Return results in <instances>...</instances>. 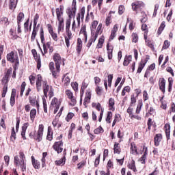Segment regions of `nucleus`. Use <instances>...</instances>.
Returning a JSON list of instances; mask_svg holds the SVG:
<instances>
[{"label":"nucleus","instance_id":"f257e3e1","mask_svg":"<svg viewBox=\"0 0 175 175\" xmlns=\"http://www.w3.org/2000/svg\"><path fill=\"white\" fill-rule=\"evenodd\" d=\"M44 129V126L43 124H40L38 131H35L34 134L30 133L29 136L31 139H34L36 142H42V139H43V131Z\"/></svg>","mask_w":175,"mask_h":175},{"label":"nucleus","instance_id":"f03ea898","mask_svg":"<svg viewBox=\"0 0 175 175\" xmlns=\"http://www.w3.org/2000/svg\"><path fill=\"white\" fill-rule=\"evenodd\" d=\"M7 59L10 62L14 63L15 66H18V55L14 53V52L12 51L7 55Z\"/></svg>","mask_w":175,"mask_h":175},{"label":"nucleus","instance_id":"7ed1b4c3","mask_svg":"<svg viewBox=\"0 0 175 175\" xmlns=\"http://www.w3.org/2000/svg\"><path fill=\"white\" fill-rule=\"evenodd\" d=\"M13 72V68H10L8 69L5 75V76L1 79V84H3V88H8V83H9V79H10V75Z\"/></svg>","mask_w":175,"mask_h":175},{"label":"nucleus","instance_id":"20e7f679","mask_svg":"<svg viewBox=\"0 0 175 175\" xmlns=\"http://www.w3.org/2000/svg\"><path fill=\"white\" fill-rule=\"evenodd\" d=\"M53 61L55 62L56 69L57 71L59 70V68H61V63L62 60L61 59V55L59 53H55L53 55Z\"/></svg>","mask_w":175,"mask_h":175},{"label":"nucleus","instance_id":"39448f33","mask_svg":"<svg viewBox=\"0 0 175 175\" xmlns=\"http://www.w3.org/2000/svg\"><path fill=\"white\" fill-rule=\"evenodd\" d=\"M64 142L62 141L55 142L53 145V149L57 151V154L61 153L64 150Z\"/></svg>","mask_w":175,"mask_h":175},{"label":"nucleus","instance_id":"423d86ee","mask_svg":"<svg viewBox=\"0 0 175 175\" xmlns=\"http://www.w3.org/2000/svg\"><path fill=\"white\" fill-rule=\"evenodd\" d=\"M40 36L41 42L43 44L44 54H47V46H46V44H44V31H43V27L40 28Z\"/></svg>","mask_w":175,"mask_h":175},{"label":"nucleus","instance_id":"0eeeda50","mask_svg":"<svg viewBox=\"0 0 175 175\" xmlns=\"http://www.w3.org/2000/svg\"><path fill=\"white\" fill-rule=\"evenodd\" d=\"M49 69L51 70V72H52V75L53 76V77H55V79H57V77L58 76V73H59V70L54 67V62H51L49 64Z\"/></svg>","mask_w":175,"mask_h":175},{"label":"nucleus","instance_id":"6e6552de","mask_svg":"<svg viewBox=\"0 0 175 175\" xmlns=\"http://www.w3.org/2000/svg\"><path fill=\"white\" fill-rule=\"evenodd\" d=\"M159 90H161L163 94H165V88L166 87V80H165V78H160L159 80Z\"/></svg>","mask_w":175,"mask_h":175},{"label":"nucleus","instance_id":"1a4fd4ad","mask_svg":"<svg viewBox=\"0 0 175 175\" xmlns=\"http://www.w3.org/2000/svg\"><path fill=\"white\" fill-rule=\"evenodd\" d=\"M21 162H23V152H20V155L15 156L14 159V163L16 166H21Z\"/></svg>","mask_w":175,"mask_h":175},{"label":"nucleus","instance_id":"9d476101","mask_svg":"<svg viewBox=\"0 0 175 175\" xmlns=\"http://www.w3.org/2000/svg\"><path fill=\"white\" fill-rule=\"evenodd\" d=\"M36 80V90L38 92L42 91V75H38Z\"/></svg>","mask_w":175,"mask_h":175},{"label":"nucleus","instance_id":"9b49d317","mask_svg":"<svg viewBox=\"0 0 175 175\" xmlns=\"http://www.w3.org/2000/svg\"><path fill=\"white\" fill-rule=\"evenodd\" d=\"M77 10V8L76 7V0H73L72 3V9L68 12V16L70 17L71 16H75Z\"/></svg>","mask_w":175,"mask_h":175},{"label":"nucleus","instance_id":"f8f14e48","mask_svg":"<svg viewBox=\"0 0 175 175\" xmlns=\"http://www.w3.org/2000/svg\"><path fill=\"white\" fill-rule=\"evenodd\" d=\"M42 87H43V92H44V97L47 98V93L50 90V85L47 84V81H44L42 82Z\"/></svg>","mask_w":175,"mask_h":175},{"label":"nucleus","instance_id":"ddd939ff","mask_svg":"<svg viewBox=\"0 0 175 175\" xmlns=\"http://www.w3.org/2000/svg\"><path fill=\"white\" fill-rule=\"evenodd\" d=\"M21 20H23V13L21 12L17 16L18 33H21Z\"/></svg>","mask_w":175,"mask_h":175},{"label":"nucleus","instance_id":"4468645a","mask_svg":"<svg viewBox=\"0 0 175 175\" xmlns=\"http://www.w3.org/2000/svg\"><path fill=\"white\" fill-rule=\"evenodd\" d=\"M113 49H114V47H113V46H110L109 43L107 44L108 59H112V58H113Z\"/></svg>","mask_w":175,"mask_h":175},{"label":"nucleus","instance_id":"2eb2a0df","mask_svg":"<svg viewBox=\"0 0 175 175\" xmlns=\"http://www.w3.org/2000/svg\"><path fill=\"white\" fill-rule=\"evenodd\" d=\"M161 140H162V134L161 133L157 134L154 138V146H156V147H158Z\"/></svg>","mask_w":175,"mask_h":175},{"label":"nucleus","instance_id":"dca6fc26","mask_svg":"<svg viewBox=\"0 0 175 175\" xmlns=\"http://www.w3.org/2000/svg\"><path fill=\"white\" fill-rule=\"evenodd\" d=\"M127 167L133 170V172H134L135 173L137 172V170L136 169V164L135 163V160L133 159L131 160V162L128 163Z\"/></svg>","mask_w":175,"mask_h":175},{"label":"nucleus","instance_id":"f3484780","mask_svg":"<svg viewBox=\"0 0 175 175\" xmlns=\"http://www.w3.org/2000/svg\"><path fill=\"white\" fill-rule=\"evenodd\" d=\"M132 62V55H126L123 62L124 66H128Z\"/></svg>","mask_w":175,"mask_h":175},{"label":"nucleus","instance_id":"a211bd4d","mask_svg":"<svg viewBox=\"0 0 175 175\" xmlns=\"http://www.w3.org/2000/svg\"><path fill=\"white\" fill-rule=\"evenodd\" d=\"M82 49H83V41H81V38H78L77 43V51L78 54H80Z\"/></svg>","mask_w":175,"mask_h":175},{"label":"nucleus","instance_id":"6ab92c4d","mask_svg":"<svg viewBox=\"0 0 175 175\" xmlns=\"http://www.w3.org/2000/svg\"><path fill=\"white\" fill-rule=\"evenodd\" d=\"M31 162H32V165L34 168L40 169V163H39V161H38V160H36L35 157L33 156H31Z\"/></svg>","mask_w":175,"mask_h":175},{"label":"nucleus","instance_id":"aec40b11","mask_svg":"<svg viewBox=\"0 0 175 175\" xmlns=\"http://www.w3.org/2000/svg\"><path fill=\"white\" fill-rule=\"evenodd\" d=\"M91 92L87 93V96L84 99L83 105L84 106H87L90 102H91Z\"/></svg>","mask_w":175,"mask_h":175},{"label":"nucleus","instance_id":"412c9836","mask_svg":"<svg viewBox=\"0 0 175 175\" xmlns=\"http://www.w3.org/2000/svg\"><path fill=\"white\" fill-rule=\"evenodd\" d=\"M165 128H167L165 130L167 140H170V124H165Z\"/></svg>","mask_w":175,"mask_h":175},{"label":"nucleus","instance_id":"4be33fe9","mask_svg":"<svg viewBox=\"0 0 175 175\" xmlns=\"http://www.w3.org/2000/svg\"><path fill=\"white\" fill-rule=\"evenodd\" d=\"M142 107H143V101L142 100H138V104H137V109L135 111L136 114H140Z\"/></svg>","mask_w":175,"mask_h":175},{"label":"nucleus","instance_id":"5701e85b","mask_svg":"<svg viewBox=\"0 0 175 175\" xmlns=\"http://www.w3.org/2000/svg\"><path fill=\"white\" fill-rule=\"evenodd\" d=\"M80 33L83 34V36L85 38V42H87V38L88 36L87 35V29H86L85 25L81 27L80 30Z\"/></svg>","mask_w":175,"mask_h":175},{"label":"nucleus","instance_id":"b1692460","mask_svg":"<svg viewBox=\"0 0 175 175\" xmlns=\"http://www.w3.org/2000/svg\"><path fill=\"white\" fill-rule=\"evenodd\" d=\"M143 6L142 3L135 2L132 3V9L133 10H136L137 9H140Z\"/></svg>","mask_w":175,"mask_h":175},{"label":"nucleus","instance_id":"393cba45","mask_svg":"<svg viewBox=\"0 0 175 175\" xmlns=\"http://www.w3.org/2000/svg\"><path fill=\"white\" fill-rule=\"evenodd\" d=\"M103 38L104 37H101L99 38L98 42L96 45V49H102V47L103 46V43H105V38Z\"/></svg>","mask_w":175,"mask_h":175},{"label":"nucleus","instance_id":"a878e982","mask_svg":"<svg viewBox=\"0 0 175 175\" xmlns=\"http://www.w3.org/2000/svg\"><path fill=\"white\" fill-rule=\"evenodd\" d=\"M38 33V29H36V27L33 26L31 37V42H34L35 38H36V35Z\"/></svg>","mask_w":175,"mask_h":175},{"label":"nucleus","instance_id":"bb28decb","mask_svg":"<svg viewBox=\"0 0 175 175\" xmlns=\"http://www.w3.org/2000/svg\"><path fill=\"white\" fill-rule=\"evenodd\" d=\"M118 146H119V144L116 142L113 146L114 154H120V152H121V148H120Z\"/></svg>","mask_w":175,"mask_h":175},{"label":"nucleus","instance_id":"cd10ccee","mask_svg":"<svg viewBox=\"0 0 175 175\" xmlns=\"http://www.w3.org/2000/svg\"><path fill=\"white\" fill-rule=\"evenodd\" d=\"M17 6V0H10V9L13 10Z\"/></svg>","mask_w":175,"mask_h":175},{"label":"nucleus","instance_id":"c85d7f7f","mask_svg":"<svg viewBox=\"0 0 175 175\" xmlns=\"http://www.w3.org/2000/svg\"><path fill=\"white\" fill-rule=\"evenodd\" d=\"M29 126V123L27 122L23 124V140L25 139V131H27V128Z\"/></svg>","mask_w":175,"mask_h":175},{"label":"nucleus","instance_id":"c756f323","mask_svg":"<svg viewBox=\"0 0 175 175\" xmlns=\"http://www.w3.org/2000/svg\"><path fill=\"white\" fill-rule=\"evenodd\" d=\"M165 27H166V25H165V22H162L157 31L158 35H161L162 33V31L165 29Z\"/></svg>","mask_w":175,"mask_h":175},{"label":"nucleus","instance_id":"7c9ffc66","mask_svg":"<svg viewBox=\"0 0 175 175\" xmlns=\"http://www.w3.org/2000/svg\"><path fill=\"white\" fill-rule=\"evenodd\" d=\"M65 161H66V159H65V157L62 159H61L60 160L56 161L55 162V165H57V166H61V165H65Z\"/></svg>","mask_w":175,"mask_h":175},{"label":"nucleus","instance_id":"2f4dec72","mask_svg":"<svg viewBox=\"0 0 175 175\" xmlns=\"http://www.w3.org/2000/svg\"><path fill=\"white\" fill-rule=\"evenodd\" d=\"M132 42L133 43H137L139 40V36L136 33H132Z\"/></svg>","mask_w":175,"mask_h":175},{"label":"nucleus","instance_id":"473e14b6","mask_svg":"<svg viewBox=\"0 0 175 175\" xmlns=\"http://www.w3.org/2000/svg\"><path fill=\"white\" fill-rule=\"evenodd\" d=\"M51 106L56 107L57 105L59 106V105H61V103H59L58 99L55 97V98H53V100L51 103Z\"/></svg>","mask_w":175,"mask_h":175},{"label":"nucleus","instance_id":"72a5a7b5","mask_svg":"<svg viewBox=\"0 0 175 175\" xmlns=\"http://www.w3.org/2000/svg\"><path fill=\"white\" fill-rule=\"evenodd\" d=\"M131 154H137V148H136V144H131Z\"/></svg>","mask_w":175,"mask_h":175},{"label":"nucleus","instance_id":"f704fd0d","mask_svg":"<svg viewBox=\"0 0 175 175\" xmlns=\"http://www.w3.org/2000/svg\"><path fill=\"white\" fill-rule=\"evenodd\" d=\"M36 116V109H33L30 111V118L31 121H33L35 120V116Z\"/></svg>","mask_w":175,"mask_h":175},{"label":"nucleus","instance_id":"c9c22d12","mask_svg":"<svg viewBox=\"0 0 175 175\" xmlns=\"http://www.w3.org/2000/svg\"><path fill=\"white\" fill-rule=\"evenodd\" d=\"M113 117V113L111 111H108L107 116L106 118V122H108V124H110L111 122L110 120H111Z\"/></svg>","mask_w":175,"mask_h":175},{"label":"nucleus","instance_id":"e433bc0d","mask_svg":"<svg viewBox=\"0 0 175 175\" xmlns=\"http://www.w3.org/2000/svg\"><path fill=\"white\" fill-rule=\"evenodd\" d=\"M114 98H110L109 100V106L110 107V110H113V107H114Z\"/></svg>","mask_w":175,"mask_h":175},{"label":"nucleus","instance_id":"4c0bfd02","mask_svg":"<svg viewBox=\"0 0 175 175\" xmlns=\"http://www.w3.org/2000/svg\"><path fill=\"white\" fill-rule=\"evenodd\" d=\"M170 46V42L169 40H165L163 45V50H167Z\"/></svg>","mask_w":175,"mask_h":175},{"label":"nucleus","instance_id":"58836bf2","mask_svg":"<svg viewBox=\"0 0 175 175\" xmlns=\"http://www.w3.org/2000/svg\"><path fill=\"white\" fill-rule=\"evenodd\" d=\"M103 91V88H102L101 87L97 85L96 88V92L97 94V95H98V96H100V95H102V92Z\"/></svg>","mask_w":175,"mask_h":175},{"label":"nucleus","instance_id":"ea45409f","mask_svg":"<svg viewBox=\"0 0 175 175\" xmlns=\"http://www.w3.org/2000/svg\"><path fill=\"white\" fill-rule=\"evenodd\" d=\"M71 86L75 92L79 91V83L77 82L72 83Z\"/></svg>","mask_w":175,"mask_h":175},{"label":"nucleus","instance_id":"a19ab883","mask_svg":"<svg viewBox=\"0 0 175 175\" xmlns=\"http://www.w3.org/2000/svg\"><path fill=\"white\" fill-rule=\"evenodd\" d=\"M168 83V92H172V88H173V80H170V78H169Z\"/></svg>","mask_w":175,"mask_h":175},{"label":"nucleus","instance_id":"79ce46f5","mask_svg":"<svg viewBox=\"0 0 175 175\" xmlns=\"http://www.w3.org/2000/svg\"><path fill=\"white\" fill-rule=\"evenodd\" d=\"M103 129L100 126L94 130V133L96 135H99V133H103Z\"/></svg>","mask_w":175,"mask_h":175},{"label":"nucleus","instance_id":"37998d69","mask_svg":"<svg viewBox=\"0 0 175 175\" xmlns=\"http://www.w3.org/2000/svg\"><path fill=\"white\" fill-rule=\"evenodd\" d=\"M42 102H43L44 111V113H47V103L44 97H42Z\"/></svg>","mask_w":175,"mask_h":175},{"label":"nucleus","instance_id":"c03bdc74","mask_svg":"<svg viewBox=\"0 0 175 175\" xmlns=\"http://www.w3.org/2000/svg\"><path fill=\"white\" fill-rule=\"evenodd\" d=\"M80 14V18L81 20H84V14H85V8L83 7L81 10V13Z\"/></svg>","mask_w":175,"mask_h":175},{"label":"nucleus","instance_id":"a18cd8bd","mask_svg":"<svg viewBox=\"0 0 175 175\" xmlns=\"http://www.w3.org/2000/svg\"><path fill=\"white\" fill-rule=\"evenodd\" d=\"M125 12V8L124 7V5H120L119 6V8H118V14L120 15L122 14L124 12Z\"/></svg>","mask_w":175,"mask_h":175},{"label":"nucleus","instance_id":"49530a36","mask_svg":"<svg viewBox=\"0 0 175 175\" xmlns=\"http://www.w3.org/2000/svg\"><path fill=\"white\" fill-rule=\"evenodd\" d=\"M147 125L148 131H151V126H152V119L151 118H148Z\"/></svg>","mask_w":175,"mask_h":175},{"label":"nucleus","instance_id":"de8ad7c7","mask_svg":"<svg viewBox=\"0 0 175 175\" xmlns=\"http://www.w3.org/2000/svg\"><path fill=\"white\" fill-rule=\"evenodd\" d=\"M147 158V153H144V154L142 155V157L140 158V161L142 164L146 163V159Z\"/></svg>","mask_w":175,"mask_h":175},{"label":"nucleus","instance_id":"09e8293b","mask_svg":"<svg viewBox=\"0 0 175 175\" xmlns=\"http://www.w3.org/2000/svg\"><path fill=\"white\" fill-rule=\"evenodd\" d=\"M131 104H130V107L133 106V105H135V103H136V98H135V95H132L131 98Z\"/></svg>","mask_w":175,"mask_h":175},{"label":"nucleus","instance_id":"8fccbe9b","mask_svg":"<svg viewBox=\"0 0 175 175\" xmlns=\"http://www.w3.org/2000/svg\"><path fill=\"white\" fill-rule=\"evenodd\" d=\"M38 20H39V14H36L33 19V27H36V25L38 24Z\"/></svg>","mask_w":175,"mask_h":175},{"label":"nucleus","instance_id":"3c124183","mask_svg":"<svg viewBox=\"0 0 175 175\" xmlns=\"http://www.w3.org/2000/svg\"><path fill=\"white\" fill-rule=\"evenodd\" d=\"M159 9V5L156 4L154 5V12H153V17H155L157 16V12H158Z\"/></svg>","mask_w":175,"mask_h":175},{"label":"nucleus","instance_id":"603ef678","mask_svg":"<svg viewBox=\"0 0 175 175\" xmlns=\"http://www.w3.org/2000/svg\"><path fill=\"white\" fill-rule=\"evenodd\" d=\"M46 139L47 140H49V142H51V140H53V134L50 133V129H48V134L46 136Z\"/></svg>","mask_w":175,"mask_h":175},{"label":"nucleus","instance_id":"864d4df0","mask_svg":"<svg viewBox=\"0 0 175 175\" xmlns=\"http://www.w3.org/2000/svg\"><path fill=\"white\" fill-rule=\"evenodd\" d=\"M70 28V19H68L66 22V31H69Z\"/></svg>","mask_w":175,"mask_h":175},{"label":"nucleus","instance_id":"5fc2aeb1","mask_svg":"<svg viewBox=\"0 0 175 175\" xmlns=\"http://www.w3.org/2000/svg\"><path fill=\"white\" fill-rule=\"evenodd\" d=\"M66 94L68 99H70L73 96V93L69 90L66 91Z\"/></svg>","mask_w":175,"mask_h":175},{"label":"nucleus","instance_id":"6e6d98bb","mask_svg":"<svg viewBox=\"0 0 175 175\" xmlns=\"http://www.w3.org/2000/svg\"><path fill=\"white\" fill-rule=\"evenodd\" d=\"M147 20H148L147 15H146V14H144L142 16V18H141V23L142 24H144V23L147 21Z\"/></svg>","mask_w":175,"mask_h":175},{"label":"nucleus","instance_id":"4d7b16f0","mask_svg":"<svg viewBox=\"0 0 175 175\" xmlns=\"http://www.w3.org/2000/svg\"><path fill=\"white\" fill-rule=\"evenodd\" d=\"M146 66V63H144V60L142 59L139 64L138 68H141V69H144Z\"/></svg>","mask_w":175,"mask_h":175},{"label":"nucleus","instance_id":"13d9d810","mask_svg":"<svg viewBox=\"0 0 175 175\" xmlns=\"http://www.w3.org/2000/svg\"><path fill=\"white\" fill-rule=\"evenodd\" d=\"M70 40H72V38H68V37L66 36L65 37V42L68 49H69V46H70Z\"/></svg>","mask_w":175,"mask_h":175},{"label":"nucleus","instance_id":"bf43d9fd","mask_svg":"<svg viewBox=\"0 0 175 175\" xmlns=\"http://www.w3.org/2000/svg\"><path fill=\"white\" fill-rule=\"evenodd\" d=\"M126 112L129 114L130 117L131 118L133 115V108H131V107H129L128 109H127V111Z\"/></svg>","mask_w":175,"mask_h":175},{"label":"nucleus","instance_id":"052dcab7","mask_svg":"<svg viewBox=\"0 0 175 175\" xmlns=\"http://www.w3.org/2000/svg\"><path fill=\"white\" fill-rule=\"evenodd\" d=\"M29 79L31 85H33V84H35V77L33 75H31Z\"/></svg>","mask_w":175,"mask_h":175},{"label":"nucleus","instance_id":"680f3d73","mask_svg":"<svg viewBox=\"0 0 175 175\" xmlns=\"http://www.w3.org/2000/svg\"><path fill=\"white\" fill-rule=\"evenodd\" d=\"M29 20L28 19L25 23H24V28H25V32H28V24H29Z\"/></svg>","mask_w":175,"mask_h":175},{"label":"nucleus","instance_id":"e2e57ef3","mask_svg":"<svg viewBox=\"0 0 175 175\" xmlns=\"http://www.w3.org/2000/svg\"><path fill=\"white\" fill-rule=\"evenodd\" d=\"M51 36H52L53 40H55V42H57L58 41V36H57L56 33H52L51 34Z\"/></svg>","mask_w":175,"mask_h":175},{"label":"nucleus","instance_id":"0e129e2a","mask_svg":"<svg viewBox=\"0 0 175 175\" xmlns=\"http://www.w3.org/2000/svg\"><path fill=\"white\" fill-rule=\"evenodd\" d=\"M78 169H81L83 166H85V161H83L77 165Z\"/></svg>","mask_w":175,"mask_h":175},{"label":"nucleus","instance_id":"69168bd1","mask_svg":"<svg viewBox=\"0 0 175 175\" xmlns=\"http://www.w3.org/2000/svg\"><path fill=\"white\" fill-rule=\"evenodd\" d=\"M94 81H95L96 85L98 86V84H99L100 83V78H99L98 77H95Z\"/></svg>","mask_w":175,"mask_h":175},{"label":"nucleus","instance_id":"338daca9","mask_svg":"<svg viewBox=\"0 0 175 175\" xmlns=\"http://www.w3.org/2000/svg\"><path fill=\"white\" fill-rule=\"evenodd\" d=\"M62 28H64V22H59L58 32H59Z\"/></svg>","mask_w":175,"mask_h":175},{"label":"nucleus","instance_id":"774afa93","mask_svg":"<svg viewBox=\"0 0 175 175\" xmlns=\"http://www.w3.org/2000/svg\"><path fill=\"white\" fill-rule=\"evenodd\" d=\"M4 161L7 165H9V161H10V157L8 155L4 157Z\"/></svg>","mask_w":175,"mask_h":175}]
</instances>
